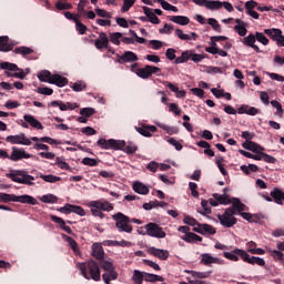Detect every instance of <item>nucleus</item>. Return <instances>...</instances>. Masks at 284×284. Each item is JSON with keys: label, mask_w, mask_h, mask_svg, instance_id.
I'll return each instance as SVG.
<instances>
[{"label": "nucleus", "mask_w": 284, "mask_h": 284, "mask_svg": "<svg viewBox=\"0 0 284 284\" xmlns=\"http://www.w3.org/2000/svg\"><path fill=\"white\" fill-rule=\"evenodd\" d=\"M78 267L87 281H101V268L99 267V263L97 261L90 260L88 262L80 263L78 264Z\"/></svg>", "instance_id": "nucleus-1"}, {"label": "nucleus", "mask_w": 284, "mask_h": 284, "mask_svg": "<svg viewBox=\"0 0 284 284\" xmlns=\"http://www.w3.org/2000/svg\"><path fill=\"white\" fill-rule=\"evenodd\" d=\"M131 72L136 74L140 79H150L152 74H156L158 77H161V68L146 64L143 68L139 67V63H133L130 67Z\"/></svg>", "instance_id": "nucleus-2"}, {"label": "nucleus", "mask_w": 284, "mask_h": 284, "mask_svg": "<svg viewBox=\"0 0 284 284\" xmlns=\"http://www.w3.org/2000/svg\"><path fill=\"white\" fill-rule=\"evenodd\" d=\"M7 179H11L13 183H20L21 185H34V176L28 174L26 170H12L6 174Z\"/></svg>", "instance_id": "nucleus-3"}, {"label": "nucleus", "mask_w": 284, "mask_h": 284, "mask_svg": "<svg viewBox=\"0 0 284 284\" xmlns=\"http://www.w3.org/2000/svg\"><path fill=\"white\" fill-rule=\"evenodd\" d=\"M113 221H115V227L118 232H125L126 234H132L134 230L132 224H130V217L122 212H118L112 215Z\"/></svg>", "instance_id": "nucleus-4"}, {"label": "nucleus", "mask_w": 284, "mask_h": 284, "mask_svg": "<svg viewBox=\"0 0 284 284\" xmlns=\"http://www.w3.org/2000/svg\"><path fill=\"white\" fill-rule=\"evenodd\" d=\"M0 70H7L4 74L8 77H13L14 79H26V72L19 65L11 62H1Z\"/></svg>", "instance_id": "nucleus-5"}, {"label": "nucleus", "mask_w": 284, "mask_h": 284, "mask_svg": "<svg viewBox=\"0 0 284 284\" xmlns=\"http://www.w3.org/2000/svg\"><path fill=\"white\" fill-rule=\"evenodd\" d=\"M205 59V55L194 53V51H183L181 57H178L174 61L175 65H179L181 63H187V61H194V63H201Z\"/></svg>", "instance_id": "nucleus-6"}, {"label": "nucleus", "mask_w": 284, "mask_h": 284, "mask_svg": "<svg viewBox=\"0 0 284 284\" xmlns=\"http://www.w3.org/2000/svg\"><path fill=\"white\" fill-rule=\"evenodd\" d=\"M97 145L102 150H121L125 145V141L114 139L105 140L102 138L98 140Z\"/></svg>", "instance_id": "nucleus-7"}, {"label": "nucleus", "mask_w": 284, "mask_h": 284, "mask_svg": "<svg viewBox=\"0 0 284 284\" xmlns=\"http://www.w3.org/2000/svg\"><path fill=\"white\" fill-rule=\"evenodd\" d=\"M144 230L146 231L148 236H152L153 239H165V236H168L165 231H163V227L154 222L144 225Z\"/></svg>", "instance_id": "nucleus-8"}, {"label": "nucleus", "mask_w": 284, "mask_h": 284, "mask_svg": "<svg viewBox=\"0 0 284 284\" xmlns=\"http://www.w3.org/2000/svg\"><path fill=\"white\" fill-rule=\"evenodd\" d=\"M264 34H266V37H270L272 41H275L277 48H284V36L281 29H265Z\"/></svg>", "instance_id": "nucleus-9"}, {"label": "nucleus", "mask_w": 284, "mask_h": 284, "mask_svg": "<svg viewBox=\"0 0 284 284\" xmlns=\"http://www.w3.org/2000/svg\"><path fill=\"white\" fill-rule=\"evenodd\" d=\"M6 142L11 143V145H32V141L26 136V133L9 135L6 138Z\"/></svg>", "instance_id": "nucleus-10"}, {"label": "nucleus", "mask_w": 284, "mask_h": 284, "mask_svg": "<svg viewBox=\"0 0 284 284\" xmlns=\"http://www.w3.org/2000/svg\"><path fill=\"white\" fill-rule=\"evenodd\" d=\"M11 150H12V152L9 155V161L17 162V161H21L23 159H32V154L27 153L26 149H23V148L19 149L17 146H12Z\"/></svg>", "instance_id": "nucleus-11"}, {"label": "nucleus", "mask_w": 284, "mask_h": 284, "mask_svg": "<svg viewBox=\"0 0 284 284\" xmlns=\"http://www.w3.org/2000/svg\"><path fill=\"white\" fill-rule=\"evenodd\" d=\"M48 108H59L61 112H68V110H77L79 108V104L71 103V102H63L61 100L52 101L48 104Z\"/></svg>", "instance_id": "nucleus-12"}, {"label": "nucleus", "mask_w": 284, "mask_h": 284, "mask_svg": "<svg viewBox=\"0 0 284 284\" xmlns=\"http://www.w3.org/2000/svg\"><path fill=\"white\" fill-rule=\"evenodd\" d=\"M224 258H227L229 261L239 262L240 258L244 261V258L247 256V251L235 248L231 252H224L223 254Z\"/></svg>", "instance_id": "nucleus-13"}, {"label": "nucleus", "mask_w": 284, "mask_h": 284, "mask_svg": "<svg viewBox=\"0 0 284 284\" xmlns=\"http://www.w3.org/2000/svg\"><path fill=\"white\" fill-rule=\"evenodd\" d=\"M89 207L102 210V212H112V210H114V206L105 200L91 201L89 202Z\"/></svg>", "instance_id": "nucleus-14"}, {"label": "nucleus", "mask_w": 284, "mask_h": 284, "mask_svg": "<svg viewBox=\"0 0 284 284\" xmlns=\"http://www.w3.org/2000/svg\"><path fill=\"white\" fill-rule=\"evenodd\" d=\"M148 254H151V256H155V258H160V261H168V258H170V251L156 248L154 246L148 248Z\"/></svg>", "instance_id": "nucleus-15"}, {"label": "nucleus", "mask_w": 284, "mask_h": 284, "mask_svg": "<svg viewBox=\"0 0 284 284\" xmlns=\"http://www.w3.org/2000/svg\"><path fill=\"white\" fill-rule=\"evenodd\" d=\"M110 45V38H108V33L100 32L99 39L94 40V47L97 50H106Z\"/></svg>", "instance_id": "nucleus-16"}, {"label": "nucleus", "mask_w": 284, "mask_h": 284, "mask_svg": "<svg viewBox=\"0 0 284 284\" xmlns=\"http://www.w3.org/2000/svg\"><path fill=\"white\" fill-rule=\"evenodd\" d=\"M136 61H139V57L136 55V53L132 51H125L123 55H118L116 63H134Z\"/></svg>", "instance_id": "nucleus-17"}, {"label": "nucleus", "mask_w": 284, "mask_h": 284, "mask_svg": "<svg viewBox=\"0 0 284 284\" xmlns=\"http://www.w3.org/2000/svg\"><path fill=\"white\" fill-rule=\"evenodd\" d=\"M243 45H246L247 48H252L257 53L261 52V49L258 45H256V34L250 33L247 37H244L242 40Z\"/></svg>", "instance_id": "nucleus-18"}, {"label": "nucleus", "mask_w": 284, "mask_h": 284, "mask_svg": "<svg viewBox=\"0 0 284 284\" xmlns=\"http://www.w3.org/2000/svg\"><path fill=\"white\" fill-rule=\"evenodd\" d=\"M136 132L142 136L150 138L152 132H156V126L150 124H142L141 126H135Z\"/></svg>", "instance_id": "nucleus-19"}, {"label": "nucleus", "mask_w": 284, "mask_h": 284, "mask_svg": "<svg viewBox=\"0 0 284 284\" xmlns=\"http://www.w3.org/2000/svg\"><path fill=\"white\" fill-rule=\"evenodd\" d=\"M201 263L202 265H212V263H215L216 265H223V260L214 257L210 253H204L202 254Z\"/></svg>", "instance_id": "nucleus-20"}, {"label": "nucleus", "mask_w": 284, "mask_h": 284, "mask_svg": "<svg viewBox=\"0 0 284 284\" xmlns=\"http://www.w3.org/2000/svg\"><path fill=\"white\" fill-rule=\"evenodd\" d=\"M217 219L220 221V224L223 225V227H234V225H236L237 223L236 217H230L227 215L219 214Z\"/></svg>", "instance_id": "nucleus-21"}, {"label": "nucleus", "mask_w": 284, "mask_h": 284, "mask_svg": "<svg viewBox=\"0 0 284 284\" xmlns=\"http://www.w3.org/2000/svg\"><path fill=\"white\" fill-rule=\"evenodd\" d=\"M16 203H24L27 205H38L39 201L31 195H16Z\"/></svg>", "instance_id": "nucleus-22"}, {"label": "nucleus", "mask_w": 284, "mask_h": 284, "mask_svg": "<svg viewBox=\"0 0 284 284\" xmlns=\"http://www.w3.org/2000/svg\"><path fill=\"white\" fill-rule=\"evenodd\" d=\"M143 12L148 18V21H150V23H153V26H159V23H161V19H159V17L154 14L153 9L149 7H143Z\"/></svg>", "instance_id": "nucleus-23"}, {"label": "nucleus", "mask_w": 284, "mask_h": 284, "mask_svg": "<svg viewBox=\"0 0 284 284\" xmlns=\"http://www.w3.org/2000/svg\"><path fill=\"white\" fill-rule=\"evenodd\" d=\"M237 113L239 114H248V116H256V114H258V109H256L255 106H250L247 104H242L237 109Z\"/></svg>", "instance_id": "nucleus-24"}, {"label": "nucleus", "mask_w": 284, "mask_h": 284, "mask_svg": "<svg viewBox=\"0 0 284 284\" xmlns=\"http://www.w3.org/2000/svg\"><path fill=\"white\" fill-rule=\"evenodd\" d=\"M50 220L53 221V223H57L58 225H60V229L63 230L64 232H67V234H74V232H72V229L68 225H65V221L57 215H50Z\"/></svg>", "instance_id": "nucleus-25"}, {"label": "nucleus", "mask_w": 284, "mask_h": 284, "mask_svg": "<svg viewBox=\"0 0 284 284\" xmlns=\"http://www.w3.org/2000/svg\"><path fill=\"white\" fill-rule=\"evenodd\" d=\"M92 256H94L97 261H102L103 258H105V251H103V246L101 244L94 243L92 245Z\"/></svg>", "instance_id": "nucleus-26"}, {"label": "nucleus", "mask_w": 284, "mask_h": 284, "mask_svg": "<svg viewBox=\"0 0 284 284\" xmlns=\"http://www.w3.org/2000/svg\"><path fill=\"white\" fill-rule=\"evenodd\" d=\"M244 263H248L250 265H258L260 267H265V260L263 257L250 256L246 252V256L244 257Z\"/></svg>", "instance_id": "nucleus-27"}, {"label": "nucleus", "mask_w": 284, "mask_h": 284, "mask_svg": "<svg viewBox=\"0 0 284 284\" xmlns=\"http://www.w3.org/2000/svg\"><path fill=\"white\" fill-rule=\"evenodd\" d=\"M271 196L274 200V203H276L277 205H283V201H284L283 190H281L280 187H274L271 191Z\"/></svg>", "instance_id": "nucleus-28"}, {"label": "nucleus", "mask_w": 284, "mask_h": 284, "mask_svg": "<svg viewBox=\"0 0 284 284\" xmlns=\"http://www.w3.org/2000/svg\"><path fill=\"white\" fill-rule=\"evenodd\" d=\"M49 83L57 85L58 88H65V85H68V78L53 74Z\"/></svg>", "instance_id": "nucleus-29"}, {"label": "nucleus", "mask_w": 284, "mask_h": 284, "mask_svg": "<svg viewBox=\"0 0 284 284\" xmlns=\"http://www.w3.org/2000/svg\"><path fill=\"white\" fill-rule=\"evenodd\" d=\"M23 120L26 121V123H29L31 128H36V130H43V124H41L39 120H37V118H34L33 115L26 114L23 115Z\"/></svg>", "instance_id": "nucleus-30"}, {"label": "nucleus", "mask_w": 284, "mask_h": 284, "mask_svg": "<svg viewBox=\"0 0 284 284\" xmlns=\"http://www.w3.org/2000/svg\"><path fill=\"white\" fill-rule=\"evenodd\" d=\"M8 36L0 37V52H10L12 44H10Z\"/></svg>", "instance_id": "nucleus-31"}, {"label": "nucleus", "mask_w": 284, "mask_h": 284, "mask_svg": "<svg viewBox=\"0 0 284 284\" xmlns=\"http://www.w3.org/2000/svg\"><path fill=\"white\" fill-rule=\"evenodd\" d=\"M133 190L134 192H136V194H142V195L150 194V187H148V185L141 182H134Z\"/></svg>", "instance_id": "nucleus-32"}, {"label": "nucleus", "mask_w": 284, "mask_h": 284, "mask_svg": "<svg viewBox=\"0 0 284 284\" xmlns=\"http://www.w3.org/2000/svg\"><path fill=\"white\" fill-rule=\"evenodd\" d=\"M213 199H215V201H217V203H220V205H230V203H232V199H230V195H227V194L221 195L219 193H214Z\"/></svg>", "instance_id": "nucleus-33"}, {"label": "nucleus", "mask_w": 284, "mask_h": 284, "mask_svg": "<svg viewBox=\"0 0 284 284\" xmlns=\"http://www.w3.org/2000/svg\"><path fill=\"white\" fill-rule=\"evenodd\" d=\"M170 21H172L173 23H178V26H189L190 18L185 16H172L170 18Z\"/></svg>", "instance_id": "nucleus-34"}, {"label": "nucleus", "mask_w": 284, "mask_h": 284, "mask_svg": "<svg viewBox=\"0 0 284 284\" xmlns=\"http://www.w3.org/2000/svg\"><path fill=\"white\" fill-rule=\"evenodd\" d=\"M144 281L146 283H156V282L163 283L164 278H163V276L145 272Z\"/></svg>", "instance_id": "nucleus-35"}, {"label": "nucleus", "mask_w": 284, "mask_h": 284, "mask_svg": "<svg viewBox=\"0 0 284 284\" xmlns=\"http://www.w3.org/2000/svg\"><path fill=\"white\" fill-rule=\"evenodd\" d=\"M52 73L49 70H42L38 73V79L41 83H50L52 80Z\"/></svg>", "instance_id": "nucleus-36"}, {"label": "nucleus", "mask_w": 284, "mask_h": 284, "mask_svg": "<svg viewBox=\"0 0 284 284\" xmlns=\"http://www.w3.org/2000/svg\"><path fill=\"white\" fill-rule=\"evenodd\" d=\"M182 241H185V243H194V242H199L201 243L203 241V237H201V235H197L195 233H187L186 235L182 236Z\"/></svg>", "instance_id": "nucleus-37"}, {"label": "nucleus", "mask_w": 284, "mask_h": 284, "mask_svg": "<svg viewBox=\"0 0 284 284\" xmlns=\"http://www.w3.org/2000/svg\"><path fill=\"white\" fill-rule=\"evenodd\" d=\"M118 150H122V152H125L126 154H134V152H136V150H139V146H136L132 142L125 143V141H124L123 146L121 149H118Z\"/></svg>", "instance_id": "nucleus-38"}, {"label": "nucleus", "mask_w": 284, "mask_h": 284, "mask_svg": "<svg viewBox=\"0 0 284 284\" xmlns=\"http://www.w3.org/2000/svg\"><path fill=\"white\" fill-rule=\"evenodd\" d=\"M242 148H244V150H250L251 152H258V150H265L263 146L256 144V142H244L242 144Z\"/></svg>", "instance_id": "nucleus-39"}, {"label": "nucleus", "mask_w": 284, "mask_h": 284, "mask_svg": "<svg viewBox=\"0 0 284 284\" xmlns=\"http://www.w3.org/2000/svg\"><path fill=\"white\" fill-rule=\"evenodd\" d=\"M116 278H119V273H116L114 268L112 271H109V273H104L102 275V280L105 284H110V281H116Z\"/></svg>", "instance_id": "nucleus-40"}, {"label": "nucleus", "mask_w": 284, "mask_h": 284, "mask_svg": "<svg viewBox=\"0 0 284 284\" xmlns=\"http://www.w3.org/2000/svg\"><path fill=\"white\" fill-rule=\"evenodd\" d=\"M38 176L42 179V181H45V183H59V181H61L60 176L53 174L44 175L43 173H39Z\"/></svg>", "instance_id": "nucleus-41"}, {"label": "nucleus", "mask_w": 284, "mask_h": 284, "mask_svg": "<svg viewBox=\"0 0 284 284\" xmlns=\"http://www.w3.org/2000/svg\"><path fill=\"white\" fill-rule=\"evenodd\" d=\"M108 245H111L112 247H130L132 245L131 242H128L125 240L122 241H114V240H109L106 241Z\"/></svg>", "instance_id": "nucleus-42"}, {"label": "nucleus", "mask_w": 284, "mask_h": 284, "mask_svg": "<svg viewBox=\"0 0 284 284\" xmlns=\"http://www.w3.org/2000/svg\"><path fill=\"white\" fill-rule=\"evenodd\" d=\"M132 281L135 284H143V281H145V272H141L139 270H135L133 272Z\"/></svg>", "instance_id": "nucleus-43"}, {"label": "nucleus", "mask_w": 284, "mask_h": 284, "mask_svg": "<svg viewBox=\"0 0 284 284\" xmlns=\"http://www.w3.org/2000/svg\"><path fill=\"white\" fill-rule=\"evenodd\" d=\"M231 203H232V205H233V209H234L235 211H237L240 214H241L242 212H245V204H243V202H241L240 199L233 197V199L231 200Z\"/></svg>", "instance_id": "nucleus-44"}, {"label": "nucleus", "mask_w": 284, "mask_h": 284, "mask_svg": "<svg viewBox=\"0 0 284 284\" xmlns=\"http://www.w3.org/2000/svg\"><path fill=\"white\" fill-rule=\"evenodd\" d=\"M185 273L191 274L193 278H210L212 271H209V272L185 271Z\"/></svg>", "instance_id": "nucleus-45"}, {"label": "nucleus", "mask_w": 284, "mask_h": 284, "mask_svg": "<svg viewBox=\"0 0 284 284\" xmlns=\"http://www.w3.org/2000/svg\"><path fill=\"white\" fill-rule=\"evenodd\" d=\"M111 43H113V45H121V39H123V33L121 32H112L109 33Z\"/></svg>", "instance_id": "nucleus-46"}, {"label": "nucleus", "mask_w": 284, "mask_h": 284, "mask_svg": "<svg viewBox=\"0 0 284 284\" xmlns=\"http://www.w3.org/2000/svg\"><path fill=\"white\" fill-rule=\"evenodd\" d=\"M10 202L17 203V195L0 192V203H10Z\"/></svg>", "instance_id": "nucleus-47"}, {"label": "nucleus", "mask_w": 284, "mask_h": 284, "mask_svg": "<svg viewBox=\"0 0 284 284\" xmlns=\"http://www.w3.org/2000/svg\"><path fill=\"white\" fill-rule=\"evenodd\" d=\"M205 8H207V10H221V8H223V2L219 0H207V2H205Z\"/></svg>", "instance_id": "nucleus-48"}, {"label": "nucleus", "mask_w": 284, "mask_h": 284, "mask_svg": "<svg viewBox=\"0 0 284 284\" xmlns=\"http://www.w3.org/2000/svg\"><path fill=\"white\" fill-rule=\"evenodd\" d=\"M34 50L30 47H18L14 49L16 54H22V57H28V54H32Z\"/></svg>", "instance_id": "nucleus-49"}, {"label": "nucleus", "mask_w": 284, "mask_h": 284, "mask_svg": "<svg viewBox=\"0 0 284 284\" xmlns=\"http://www.w3.org/2000/svg\"><path fill=\"white\" fill-rule=\"evenodd\" d=\"M54 165H58L60 170H68V172H72V166L68 164L65 161H63V158H55V163Z\"/></svg>", "instance_id": "nucleus-50"}, {"label": "nucleus", "mask_w": 284, "mask_h": 284, "mask_svg": "<svg viewBox=\"0 0 284 284\" xmlns=\"http://www.w3.org/2000/svg\"><path fill=\"white\" fill-rule=\"evenodd\" d=\"M100 267H102L104 272H112V270H114V264L103 257L102 260H100Z\"/></svg>", "instance_id": "nucleus-51"}, {"label": "nucleus", "mask_w": 284, "mask_h": 284, "mask_svg": "<svg viewBox=\"0 0 284 284\" xmlns=\"http://www.w3.org/2000/svg\"><path fill=\"white\" fill-rule=\"evenodd\" d=\"M62 239H63V241L69 243V245L73 250V252H77V250H79V244L77 243V241L74 239H72L71 236L63 234V233H62Z\"/></svg>", "instance_id": "nucleus-52"}, {"label": "nucleus", "mask_w": 284, "mask_h": 284, "mask_svg": "<svg viewBox=\"0 0 284 284\" xmlns=\"http://www.w3.org/2000/svg\"><path fill=\"white\" fill-rule=\"evenodd\" d=\"M71 88L73 92H83L88 88V84L83 81H77L74 83H71Z\"/></svg>", "instance_id": "nucleus-53"}, {"label": "nucleus", "mask_w": 284, "mask_h": 284, "mask_svg": "<svg viewBox=\"0 0 284 284\" xmlns=\"http://www.w3.org/2000/svg\"><path fill=\"white\" fill-rule=\"evenodd\" d=\"M205 234H210L211 236H214L216 234V229L210 224H203L202 225V235L205 236Z\"/></svg>", "instance_id": "nucleus-54"}, {"label": "nucleus", "mask_w": 284, "mask_h": 284, "mask_svg": "<svg viewBox=\"0 0 284 284\" xmlns=\"http://www.w3.org/2000/svg\"><path fill=\"white\" fill-rule=\"evenodd\" d=\"M207 23L209 26L212 27V29L215 31V32H219L221 33L223 30L221 29V24L219 23V20L217 19H214V18H210L207 20Z\"/></svg>", "instance_id": "nucleus-55"}, {"label": "nucleus", "mask_w": 284, "mask_h": 284, "mask_svg": "<svg viewBox=\"0 0 284 284\" xmlns=\"http://www.w3.org/2000/svg\"><path fill=\"white\" fill-rule=\"evenodd\" d=\"M40 201L42 203H57L59 201V197H57V195L54 194H47L40 197Z\"/></svg>", "instance_id": "nucleus-56"}, {"label": "nucleus", "mask_w": 284, "mask_h": 284, "mask_svg": "<svg viewBox=\"0 0 284 284\" xmlns=\"http://www.w3.org/2000/svg\"><path fill=\"white\" fill-rule=\"evenodd\" d=\"M255 40L262 43V45H267L270 43V39L265 37L263 32H255Z\"/></svg>", "instance_id": "nucleus-57"}, {"label": "nucleus", "mask_w": 284, "mask_h": 284, "mask_svg": "<svg viewBox=\"0 0 284 284\" xmlns=\"http://www.w3.org/2000/svg\"><path fill=\"white\" fill-rule=\"evenodd\" d=\"M268 252L271 254V256H273L274 261H283L284 258V253L278 251V250H272L268 248Z\"/></svg>", "instance_id": "nucleus-58"}, {"label": "nucleus", "mask_w": 284, "mask_h": 284, "mask_svg": "<svg viewBox=\"0 0 284 284\" xmlns=\"http://www.w3.org/2000/svg\"><path fill=\"white\" fill-rule=\"evenodd\" d=\"M161 130H164L166 134H179V129L170 126L168 124H160Z\"/></svg>", "instance_id": "nucleus-59"}, {"label": "nucleus", "mask_w": 284, "mask_h": 284, "mask_svg": "<svg viewBox=\"0 0 284 284\" xmlns=\"http://www.w3.org/2000/svg\"><path fill=\"white\" fill-rule=\"evenodd\" d=\"M75 30L79 32V34H85V32H88V27L78 19L75 22Z\"/></svg>", "instance_id": "nucleus-60"}, {"label": "nucleus", "mask_w": 284, "mask_h": 284, "mask_svg": "<svg viewBox=\"0 0 284 284\" xmlns=\"http://www.w3.org/2000/svg\"><path fill=\"white\" fill-rule=\"evenodd\" d=\"M81 116H85L87 119L92 116L93 114H97V110L92 108H83L80 110Z\"/></svg>", "instance_id": "nucleus-61"}, {"label": "nucleus", "mask_w": 284, "mask_h": 284, "mask_svg": "<svg viewBox=\"0 0 284 284\" xmlns=\"http://www.w3.org/2000/svg\"><path fill=\"white\" fill-rule=\"evenodd\" d=\"M134 3H136V0H124L121 12H129L130 8H132Z\"/></svg>", "instance_id": "nucleus-62"}, {"label": "nucleus", "mask_w": 284, "mask_h": 284, "mask_svg": "<svg viewBox=\"0 0 284 284\" xmlns=\"http://www.w3.org/2000/svg\"><path fill=\"white\" fill-rule=\"evenodd\" d=\"M74 204H65L64 206L58 209V212H61V214H72Z\"/></svg>", "instance_id": "nucleus-63"}, {"label": "nucleus", "mask_w": 284, "mask_h": 284, "mask_svg": "<svg viewBox=\"0 0 284 284\" xmlns=\"http://www.w3.org/2000/svg\"><path fill=\"white\" fill-rule=\"evenodd\" d=\"M149 47L152 48V50H161L163 47V41L161 40H150Z\"/></svg>", "instance_id": "nucleus-64"}]
</instances>
